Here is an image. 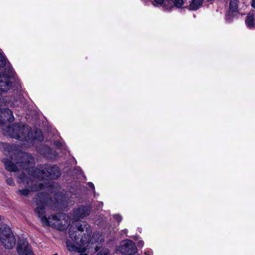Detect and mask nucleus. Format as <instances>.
<instances>
[{
	"instance_id": "nucleus-26",
	"label": "nucleus",
	"mask_w": 255,
	"mask_h": 255,
	"mask_svg": "<svg viewBox=\"0 0 255 255\" xmlns=\"http://www.w3.org/2000/svg\"><path fill=\"white\" fill-rule=\"evenodd\" d=\"M88 186L91 187V188L94 189V185L93 183L92 182H89L88 183Z\"/></svg>"
},
{
	"instance_id": "nucleus-8",
	"label": "nucleus",
	"mask_w": 255,
	"mask_h": 255,
	"mask_svg": "<svg viewBox=\"0 0 255 255\" xmlns=\"http://www.w3.org/2000/svg\"><path fill=\"white\" fill-rule=\"evenodd\" d=\"M14 117L11 111L7 108H0V126L8 122H12Z\"/></svg>"
},
{
	"instance_id": "nucleus-9",
	"label": "nucleus",
	"mask_w": 255,
	"mask_h": 255,
	"mask_svg": "<svg viewBox=\"0 0 255 255\" xmlns=\"http://www.w3.org/2000/svg\"><path fill=\"white\" fill-rule=\"evenodd\" d=\"M77 229L78 231L80 232H83L84 230H86L87 232V237L83 238L82 237L80 241L82 243L83 245L86 244L89 239V237L91 234L92 231L91 229L89 228V226L86 223H83L82 224H78L77 225Z\"/></svg>"
},
{
	"instance_id": "nucleus-2",
	"label": "nucleus",
	"mask_w": 255,
	"mask_h": 255,
	"mask_svg": "<svg viewBox=\"0 0 255 255\" xmlns=\"http://www.w3.org/2000/svg\"><path fill=\"white\" fill-rule=\"evenodd\" d=\"M42 223L44 226H53L59 230H64L70 225V218L65 214L59 213L47 218H42Z\"/></svg>"
},
{
	"instance_id": "nucleus-13",
	"label": "nucleus",
	"mask_w": 255,
	"mask_h": 255,
	"mask_svg": "<svg viewBox=\"0 0 255 255\" xmlns=\"http://www.w3.org/2000/svg\"><path fill=\"white\" fill-rule=\"evenodd\" d=\"M67 249L70 252H77L78 253L84 252L86 250L85 247H78L70 241L66 242Z\"/></svg>"
},
{
	"instance_id": "nucleus-24",
	"label": "nucleus",
	"mask_w": 255,
	"mask_h": 255,
	"mask_svg": "<svg viewBox=\"0 0 255 255\" xmlns=\"http://www.w3.org/2000/svg\"><path fill=\"white\" fill-rule=\"evenodd\" d=\"M97 255H108V253L106 251L101 252Z\"/></svg>"
},
{
	"instance_id": "nucleus-25",
	"label": "nucleus",
	"mask_w": 255,
	"mask_h": 255,
	"mask_svg": "<svg viewBox=\"0 0 255 255\" xmlns=\"http://www.w3.org/2000/svg\"><path fill=\"white\" fill-rule=\"evenodd\" d=\"M116 218L119 222H120L122 219V217L119 215H116Z\"/></svg>"
},
{
	"instance_id": "nucleus-27",
	"label": "nucleus",
	"mask_w": 255,
	"mask_h": 255,
	"mask_svg": "<svg viewBox=\"0 0 255 255\" xmlns=\"http://www.w3.org/2000/svg\"><path fill=\"white\" fill-rule=\"evenodd\" d=\"M252 5L253 7L255 8V0H253Z\"/></svg>"
},
{
	"instance_id": "nucleus-12",
	"label": "nucleus",
	"mask_w": 255,
	"mask_h": 255,
	"mask_svg": "<svg viewBox=\"0 0 255 255\" xmlns=\"http://www.w3.org/2000/svg\"><path fill=\"white\" fill-rule=\"evenodd\" d=\"M255 13L254 11L250 12L247 15L246 19V24L249 28H252L255 27Z\"/></svg>"
},
{
	"instance_id": "nucleus-15",
	"label": "nucleus",
	"mask_w": 255,
	"mask_h": 255,
	"mask_svg": "<svg viewBox=\"0 0 255 255\" xmlns=\"http://www.w3.org/2000/svg\"><path fill=\"white\" fill-rule=\"evenodd\" d=\"M203 0H192L189 5L190 9L191 10H196L202 5Z\"/></svg>"
},
{
	"instance_id": "nucleus-5",
	"label": "nucleus",
	"mask_w": 255,
	"mask_h": 255,
	"mask_svg": "<svg viewBox=\"0 0 255 255\" xmlns=\"http://www.w3.org/2000/svg\"><path fill=\"white\" fill-rule=\"evenodd\" d=\"M14 77V72L11 67H8L0 74V92L8 90L11 87V79Z\"/></svg>"
},
{
	"instance_id": "nucleus-7",
	"label": "nucleus",
	"mask_w": 255,
	"mask_h": 255,
	"mask_svg": "<svg viewBox=\"0 0 255 255\" xmlns=\"http://www.w3.org/2000/svg\"><path fill=\"white\" fill-rule=\"evenodd\" d=\"M17 252L19 255H33L27 241L24 239L18 241Z\"/></svg>"
},
{
	"instance_id": "nucleus-18",
	"label": "nucleus",
	"mask_w": 255,
	"mask_h": 255,
	"mask_svg": "<svg viewBox=\"0 0 255 255\" xmlns=\"http://www.w3.org/2000/svg\"><path fill=\"white\" fill-rule=\"evenodd\" d=\"M77 232H75L74 230L70 228L69 229V236L72 240L74 242H76L77 239L79 238L77 236Z\"/></svg>"
},
{
	"instance_id": "nucleus-20",
	"label": "nucleus",
	"mask_w": 255,
	"mask_h": 255,
	"mask_svg": "<svg viewBox=\"0 0 255 255\" xmlns=\"http://www.w3.org/2000/svg\"><path fill=\"white\" fill-rule=\"evenodd\" d=\"M101 236L99 233L94 234L93 235L92 239L90 240V242L93 243L94 242H98L99 238H100Z\"/></svg>"
},
{
	"instance_id": "nucleus-29",
	"label": "nucleus",
	"mask_w": 255,
	"mask_h": 255,
	"mask_svg": "<svg viewBox=\"0 0 255 255\" xmlns=\"http://www.w3.org/2000/svg\"><path fill=\"white\" fill-rule=\"evenodd\" d=\"M99 249L98 248L97 246L95 247V252H97L98 251Z\"/></svg>"
},
{
	"instance_id": "nucleus-19",
	"label": "nucleus",
	"mask_w": 255,
	"mask_h": 255,
	"mask_svg": "<svg viewBox=\"0 0 255 255\" xmlns=\"http://www.w3.org/2000/svg\"><path fill=\"white\" fill-rule=\"evenodd\" d=\"M6 63L5 58L3 55L0 53V67H3L5 66Z\"/></svg>"
},
{
	"instance_id": "nucleus-22",
	"label": "nucleus",
	"mask_w": 255,
	"mask_h": 255,
	"mask_svg": "<svg viewBox=\"0 0 255 255\" xmlns=\"http://www.w3.org/2000/svg\"><path fill=\"white\" fill-rule=\"evenodd\" d=\"M6 183L9 185H13L14 182L11 178H7L6 179Z\"/></svg>"
},
{
	"instance_id": "nucleus-31",
	"label": "nucleus",
	"mask_w": 255,
	"mask_h": 255,
	"mask_svg": "<svg viewBox=\"0 0 255 255\" xmlns=\"http://www.w3.org/2000/svg\"><path fill=\"white\" fill-rule=\"evenodd\" d=\"M123 231H124V232L125 233H127V230H124Z\"/></svg>"
},
{
	"instance_id": "nucleus-23",
	"label": "nucleus",
	"mask_w": 255,
	"mask_h": 255,
	"mask_svg": "<svg viewBox=\"0 0 255 255\" xmlns=\"http://www.w3.org/2000/svg\"><path fill=\"white\" fill-rule=\"evenodd\" d=\"M152 254V252L150 250H148L144 252V255H151Z\"/></svg>"
},
{
	"instance_id": "nucleus-21",
	"label": "nucleus",
	"mask_w": 255,
	"mask_h": 255,
	"mask_svg": "<svg viewBox=\"0 0 255 255\" xmlns=\"http://www.w3.org/2000/svg\"><path fill=\"white\" fill-rule=\"evenodd\" d=\"M18 192L22 195L27 196L29 193V190L26 189L23 190H20L18 191Z\"/></svg>"
},
{
	"instance_id": "nucleus-1",
	"label": "nucleus",
	"mask_w": 255,
	"mask_h": 255,
	"mask_svg": "<svg viewBox=\"0 0 255 255\" xmlns=\"http://www.w3.org/2000/svg\"><path fill=\"white\" fill-rule=\"evenodd\" d=\"M3 131L11 137L16 138L20 140H27L31 137L39 140L43 139L42 133L40 130L37 129L34 132V135H32L30 132V128L23 125H14L7 127Z\"/></svg>"
},
{
	"instance_id": "nucleus-10",
	"label": "nucleus",
	"mask_w": 255,
	"mask_h": 255,
	"mask_svg": "<svg viewBox=\"0 0 255 255\" xmlns=\"http://www.w3.org/2000/svg\"><path fill=\"white\" fill-rule=\"evenodd\" d=\"M91 209L89 207H81L74 212V219L75 220H78L81 218H83L89 215Z\"/></svg>"
},
{
	"instance_id": "nucleus-3",
	"label": "nucleus",
	"mask_w": 255,
	"mask_h": 255,
	"mask_svg": "<svg viewBox=\"0 0 255 255\" xmlns=\"http://www.w3.org/2000/svg\"><path fill=\"white\" fill-rule=\"evenodd\" d=\"M34 177L39 179H56L61 174L59 168L55 165H44L40 169H36L31 173Z\"/></svg>"
},
{
	"instance_id": "nucleus-17",
	"label": "nucleus",
	"mask_w": 255,
	"mask_h": 255,
	"mask_svg": "<svg viewBox=\"0 0 255 255\" xmlns=\"http://www.w3.org/2000/svg\"><path fill=\"white\" fill-rule=\"evenodd\" d=\"M35 212L38 216L39 218L41 219V221H42V218L43 217H45L44 216L45 210L44 208L42 206H39L35 209Z\"/></svg>"
},
{
	"instance_id": "nucleus-28",
	"label": "nucleus",
	"mask_w": 255,
	"mask_h": 255,
	"mask_svg": "<svg viewBox=\"0 0 255 255\" xmlns=\"http://www.w3.org/2000/svg\"><path fill=\"white\" fill-rule=\"evenodd\" d=\"M55 145L57 146H60L61 145V143L57 141V142H55Z\"/></svg>"
},
{
	"instance_id": "nucleus-16",
	"label": "nucleus",
	"mask_w": 255,
	"mask_h": 255,
	"mask_svg": "<svg viewBox=\"0 0 255 255\" xmlns=\"http://www.w3.org/2000/svg\"><path fill=\"white\" fill-rule=\"evenodd\" d=\"M237 2V0H231L229 8L230 12L233 13L237 11L238 8Z\"/></svg>"
},
{
	"instance_id": "nucleus-30",
	"label": "nucleus",
	"mask_w": 255,
	"mask_h": 255,
	"mask_svg": "<svg viewBox=\"0 0 255 255\" xmlns=\"http://www.w3.org/2000/svg\"><path fill=\"white\" fill-rule=\"evenodd\" d=\"M81 253L80 254V255H87V254H84V253H83V252H81Z\"/></svg>"
},
{
	"instance_id": "nucleus-14",
	"label": "nucleus",
	"mask_w": 255,
	"mask_h": 255,
	"mask_svg": "<svg viewBox=\"0 0 255 255\" xmlns=\"http://www.w3.org/2000/svg\"><path fill=\"white\" fill-rule=\"evenodd\" d=\"M3 162L6 169L9 171L15 172L17 170V166L11 161L8 159H4Z\"/></svg>"
},
{
	"instance_id": "nucleus-11",
	"label": "nucleus",
	"mask_w": 255,
	"mask_h": 255,
	"mask_svg": "<svg viewBox=\"0 0 255 255\" xmlns=\"http://www.w3.org/2000/svg\"><path fill=\"white\" fill-rule=\"evenodd\" d=\"M156 3L163 4L164 6L168 3L172 6V4L177 7H181L183 5V0H155Z\"/></svg>"
},
{
	"instance_id": "nucleus-32",
	"label": "nucleus",
	"mask_w": 255,
	"mask_h": 255,
	"mask_svg": "<svg viewBox=\"0 0 255 255\" xmlns=\"http://www.w3.org/2000/svg\"><path fill=\"white\" fill-rule=\"evenodd\" d=\"M1 216L0 215V220H1Z\"/></svg>"
},
{
	"instance_id": "nucleus-6",
	"label": "nucleus",
	"mask_w": 255,
	"mask_h": 255,
	"mask_svg": "<svg viewBox=\"0 0 255 255\" xmlns=\"http://www.w3.org/2000/svg\"><path fill=\"white\" fill-rule=\"evenodd\" d=\"M136 250L134 243L128 240L123 242L120 248L121 253L126 255H132L136 253Z\"/></svg>"
},
{
	"instance_id": "nucleus-4",
	"label": "nucleus",
	"mask_w": 255,
	"mask_h": 255,
	"mask_svg": "<svg viewBox=\"0 0 255 255\" xmlns=\"http://www.w3.org/2000/svg\"><path fill=\"white\" fill-rule=\"evenodd\" d=\"M0 241L2 246L6 249H11L14 247L16 239L9 227L4 225L1 227Z\"/></svg>"
}]
</instances>
